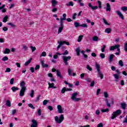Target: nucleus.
<instances>
[{"label": "nucleus", "mask_w": 127, "mask_h": 127, "mask_svg": "<svg viewBox=\"0 0 127 127\" xmlns=\"http://www.w3.org/2000/svg\"><path fill=\"white\" fill-rule=\"evenodd\" d=\"M74 1H77L78 0V3L80 6H84V3L82 2V0H73Z\"/></svg>", "instance_id": "18"}, {"label": "nucleus", "mask_w": 127, "mask_h": 127, "mask_svg": "<svg viewBox=\"0 0 127 127\" xmlns=\"http://www.w3.org/2000/svg\"><path fill=\"white\" fill-rule=\"evenodd\" d=\"M114 57H115V55L114 54L110 55L108 58L109 63H112V62H113V60H114Z\"/></svg>", "instance_id": "5"}, {"label": "nucleus", "mask_w": 127, "mask_h": 127, "mask_svg": "<svg viewBox=\"0 0 127 127\" xmlns=\"http://www.w3.org/2000/svg\"><path fill=\"white\" fill-rule=\"evenodd\" d=\"M103 20L104 23H105V24H106L107 25H110V23H108V22L107 21V20H106V19H105L104 18H103Z\"/></svg>", "instance_id": "41"}, {"label": "nucleus", "mask_w": 127, "mask_h": 127, "mask_svg": "<svg viewBox=\"0 0 127 127\" xmlns=\"http://www.w3.org/2000/svg\"><path fill=\"white\" fill-rule=\"evenodd\" d=\"M25 91H26V87H21V90L20 91L25 93Z\"/></svg>", "instance_id": "37"}, {"label": "nucleus", "mask_w": 127, "mask_h": 127, "mask_svg": "<svg viewBox=\"0 0 127 127\" xmlns=\"http://www.w3.org/2000/svg\"><path fill=\"white\" fill-rule=\"evenodd\" d=\"M82 39H83V35L79 36L77 40L78 42H81V41H82Z\"/></svg>", "instance_id": "33"}, {"label": "nucleus", "mask_w": 127, "mask_h": 127, "mask_svg": "<svg viewBox=\"0 0 127 127\" xmlns=\"http://www.w3.org/2000/svg\"><path fill=\"white\" fill-rule=\"evenodd\" d=\"M59 45L57 48V50H59V49L60 47H61L62 45H63L64 44V42H62V41H61V42H59Z\"/></svg>", "instance_id": "17"}, {"label": "nucleus", "mask_w": 127, "mask_h": 127, "mask_svg": "<svg viewBox=\"0 0 127 127\" xmlns=\"http://www.w3.org/2000/svg\"><path fill=\"white\" fill-rule=\"evenodd\" d=\"M118 47H120V45H116L114 46H111L110 47V50L113 51L115 50V49H117Z\"/></svg>", "instance_id": "7"}, {"label": "nucleus", "mask_w": 127, "mask_h": 127, "mask_svg": "<svg viewBox=\"0 0 127 127\" xmlns=\"http://www.w3.org/2000/svg\"><path fill=\"white\" fill-rule=\"evenodd\" d=\"M122 114V110L119 109L117 110L116 111L114 112L113 114H112V116L111 117V120H115L117 117L120 116Z\"/></svg>", "instance_id": "1"}, {"label": "nucleus", "mask_w": 127, "mask_h": 127, "mask_svg": "<svg viewBox=\"0 0 127 127\" xmlns=\"http://www.w3.org/2000/svg\"><path fill=\"white\" fill-rule=\"evenodd\" d=\"M51 2L53 4L52 5L53 7H55L57 3H58V2L56 1V0H52Z\"/></svg>", "instance_id": "11"}, {"label": "nucleus", "mask_w": 127, "mask_h": 127, "mask_svg": "<svg viewBox=\"0 0 127 127\" xmlns=\"http://www.w3.org/2000/svg\"><path fill=\"white\" fill-rule=\"evenodd\" d=\"M125 50L126 51V52H127V43H125Z\"/></svg>", "instance_id": "64"}, {"label": "nucleus", "mask_w": 127, "mask_h": 127, "mask_svg": "<svg viewBox=\"0 0 127 127\" xmlns=\"http://www.w3.org/2000/svg\"><path fill=\"white\" fill-rule=\"evenodd\" d=\"M98 73V75L99 76V77H100L101 79H103L104 78V75L103 74V73H102V72H101V71H97Z\"/></svg>", "instance_id": "23"}, {"label": "nucleus", "mask_w": 127, "mask_h": 127, "mask_svg": "<svg viewBox=\"0 0 127 127\" xmlns=\"http://www.w3.org/2000/svg\"><path fill=\"white\" fill-rule=\"evenodd\" d=\"M74 26L75 27H80L81 26V25H80V23L78 22H74Z\"/></svg>", "instance_id": "29"}, {"label": "nucleus", "mask_w": 127, "mask_h": 127, "mask_svg": "<svg viewBox=\"0 0 127 127\" xmlns=\"http://www.w3.org/2000/svg\"><path fill=\"white\" fill-rule=\"evenodd\" d=\"M25 82L24 81H22V82H21V83H20V86L21 88H23V87H26L25 86Z\"/></svg>", "instance_id": "25"}, {"label": "nucleus", "mask_w": 127, "mask_h": 127, "mask_svg": "<svg viewBox=\"0 0 127 127\" xmlns=\"http://www.w3.org/2000/svg\"><path fill=\"white\" fill-rule=\"evenodd\" d=\"M57 75L58 77H59L60 78V79H63V76H62V75H61V72H60L58 70H57Z\"/></svg>", "instance_id": "16"}, {"label": "nucleus", "mask_w": 127, "mask_h": 127, "mask_svg": "<svg viewBox=\"0 0 127 127\" xmlns=\"http://www.w3.org/2000/svg\"><path fill=\"white\" fill-rule=\"evenodd\" d=\"M65 92H66V87H64L62 89L61 93L62 94H64Z\"/></svg>", "instance_id": "42"}, {"label": "nucleus", "mask_w": 127, "mask_h": 127, "mask_svg": "<svg viewBox=\"0 0 127 127\" xmlns=\"http://www.w3.org/2000/svg\"><path fill=\"white\" fill-rule=\"evenodd\" d=\"M10 53V50L8 48H6L4 51L3 54H9Z\"/></svg>", "instance_id": "14"}, {"label": "nucleus", "mask_w": 127, "mask_h": 127, "mask_svg": "<svg viewBox=\"0 0 127 127\" xmlns=\"http://www.w3.org/2000/svg\"><path fill=\"white\" fill-rule=\"evenodd\" d=\"M30 48L32 50V52H34V51L36 50V48L35 47H33V46H31L30 47Z\"/></svg>", "instance_id": "46"}, {"label": "nucleus", "mask_w": 127, "mask_h": 127, "mask_svg": "<svg viewBox=\"0 0 127 127\" xmlns=\"http://www.w3.org/2000/svg\"><path fill=\"white\" fill-rule=\"evenodd\" d=\"M113 76L114 78L116 79V82H119V79H120V77L119 76V74H114Z\"/></svg>", "instance_id": "13"}, {"label": "nucleus", "mask_w": 127, "mask_h": 127, "mask_svg": "<svg viewBox=\"0 0 127 127\" xmlns=\"http://www.w3.org/2000/svg\"><path fill=\"white\" fill-rule=\"evenodd\" d=\"M63 28H64V27H59V30H58L59 34V33H61V32H62V30H63Z\"/></svg>", "instance_id": "40"}, {"label": "nucleus", "mask_w": 127, "mask_h": 127, "mask_svg": "<svg viewBox=\"0 0 127 127\" xmlns=\"http://www.w3.org/2000/svg\"><path fill=\"white\" fill-rule=\"evenodd\" d=\"M67 6H73L74 5V3L73 1H69L68 3L66 4Z\"/></svg>", "instance_id": "31"}, {"label": "nucleus", "mask_w": 127, "mask_h": 127, "mask_svg": "<svg viewBox=\"0 0 127 127\" xmlns=\"http://www.w3.org/2000/svg\"><path fill=\"white\" fill-rule=\"evenodd\" d=\"M105 32L106 33H110V32H112V29L110 28H107L105 29Z\"/></svg>", "instance_id": "24"}, {"label": "nucleus", "mask_w": 127, "mask_h": 127, "mask_svg": "<svg viewBox=\"0 0 127 127\" xmlns=\"http://www.w3.org/2000/svg\"><path fill=\"white\" fill-rule=\"evenodd\" d=\"M98 3L99 5V8H102V2L101 1L99 0L98 1Z\"/></svg>", "instance_id": "47"}, {"label": "nucleus", "mask_w": 127, "mask_h": 127, "mask_svg": "<svg viewBox=\"0 0 127 127\" xmlns=\"http://www.w3.org/2000/svg\"><path fill=\"white\" fill-rule=\"evenodd\" d=\"M103 123H100L99 124H98L97 127H103Z\"/></svg>", "instance_id": "63"}, {"label": "nucleus", "mask_w": 127, "mask_h": 127, "mask_svg": "<svg viewBox=\"0 0 127 127\" xmlns=\"http://www.w3.org/2000/svg\"><path fill=\"white\" fill-rule=\"evenodd\" d=\"M55 120L57 124H61L64 121V115H61L60 119L58 118V116H56Z\"/></svg>", "instance_id": "2"}, {"label": "nucleus", "mask_w": 127, "mask_h": 127, "mask_svg": "<svg viewBox=\"0 0 127 127\" xmlns=\"http://www.w3.org/2000/svg\"><path fill=\"white\" fill-rule=\"evenodd\" d=\"M121 107L123 110H126V108H127V104L125 103H121Z\"/></svg>", "instance_id": "26"}, {"label": "nucleus", "mask_w": 127, "mask_h": 127, "mask_svg": "<svg viewBox=\"0 0 127 127\" xmlns=\"http://www.w3.org/2000/svg\"><path fill=\"white\" fill-rule=\"evenodd\" d=\"M117 14L119 16V17L121 18V19H125V18L124 17V15L121 13V11H116Z\"/></svg>", "instance_id": "8"}, {"label": "nucleus", "mask_w": 127, "mask_h": 127, "mask_svg": "<svg viewBox=\"0 0 127 127\" xmlns=\"http://www.w3.org/2000/svg\"><path fill=\"white\" fill-rule=\"evenodd\" d=\"M68 54H69V52L66 50L63 54H62V55H68Z\"/></svg>", "instance_id": "57"}, {"label": "nucleus", "mask_w": 127, "mask_h": 127, "mask_svg": "<svg viewBox=\"0 0 127 127\" xmlns=\"http://www.w3.org/2000/svg\"><path fill=\"white\" fill-rule=\"evenodd\" d=\"M19 95L20 97H23L24 96V92L23 91H20Z\"/></svg>", "instance_id": "58"}, {"label": "nucleus", "mask_w": 127, "mask_h": 127, "mask_svg": "<svg viewBox=\"0 0 127 127\" xmlns=\"http://www.w3.org/2000/svg\"><path fill=\"white\" fill-rule=\"evenodd\" d=\"M106 11H111V5L109 3L106 4Z\"/></svg>", "instance_id": "12"}, {"label": "nucleus", "mask_w": 127, "mask_h": 127, "mask_svg": "<svg viewBox=\"0 0 127 127\" xmlns=\"http://www.w3.org/2000/svg\"><path fill=\"white\" fill-rule=\"evenodd\" d=\"M6 106H7V107H11V103L10 102V101L9 100H7L6 101Z\"/></svg>", "instance_id": "20"}, {"label": "nucleus", "mask_w": 127, "mask_h": 127, "mask_svg": "<svg viewBox=\"0 0 127 127\" xmlns=\"http://www.w3.org/2000/svg\"><path fill=\"white\" fill-rule=\"evenodd\" d=\"M100 57H101V58H102V59H104V58L106 57V56H105V54H104L103 53L100 54Z\"/></svg>", "instance_id": "52"}, {"label": "nucleus", "mask_w": 127, "mask_h": 127, "mask_svg": "<svg viewBox=\"0 0 127 127\" xmlns=\"http://www.w3.org/2000/svg\"><path fill=\"white\" fill-rule=\"evenodd\" d=\"M77 16V13H73V15H72V19H76V16Z\"/></svg>", "instance_id": "61"}, {"label": "nucleus", "mask_w": 127, "mask_h": 127, "mask_svg": "<svg viewBox=\"0 0 127 127\" xmlns=\"http://www.w3.org/2000/svg\"><path fill=\"white\" fill-rule=\"evenodd\" d=\"M40 97H41V95H39L38 96V97L36 98V100H35V102H37L39 100H40Z\"/></svg>", "instance_id": "45"}, {"label": "nucleus", "mask_w": 127, "mask_h": 127, "mask_svg": "<svg viewBox=\"0 0 127 127\" xmlns=\"http://www.w3.org/2000/svg\"><path fill=\"white\" fill-rule=\"evenodd\" d=\"M7 60H8V58H7V57H4L2 59V61H7Z\"/></svg>", "instance_id": "49"}, {"label": "nucleus", "mask_w": 127, "mask_h": 127, "mask_svg": "<svg viewBox=\"0 0 127 127\" xmlns=\"http://www.w3.org/2000/svg\"><path fill=\"white\" fill-rule=\"evenodd\" d=\"M7 19H8V16H7V15L5 16L3 18V22H6V21H7Z\"/></svg>", "instance_id": "30"}, {"label": "nucleus", "mask_w": 127, "mask_h": 127, "mask_svg": "<svg viewBox=\"0 0 127 127\" xmlns=\"http://www.w3.org/2000/svg\"><path fill=\"white\" fill-rule=\"evenodd\" d=\"M72 101H74V102H78V101H81V98H75L74 99H72Z\"/></svg>", "instance_id": "44"}, {"label": "nucleus", "mask_w": 127, "mask_h": 127, "mask_svg": "<svg viewBox=\"0 0 127 127\" xmlns=\"http://www.w3.org/2000/svg\"><path fill=\"white\" fill-rule=\"evenodd\" d=\"M10 71H11V69H10V68L7 67V68H6V70L5 71V73L9 72H10Z\"/></svg>", "instance_id": "54"}, {"label": "nucleus", "mask_w": 127, "mask_h": 127, "mask_svg": "<svg viewBox=\"0 0 127 127\" xmlns=\"http://www.w3.org/2000/svg\"><path fill=\"white\" fill-rule=\"evenodd\" d=\"M77 96H78V93L76 92V93H73L71 96V100H74V99H75V98H76Z\"/></svg>", "instance_id": "19"}, {"label": "nucleus", "mask_w": 127, "mask_h": 127, "mask_svg": "<svg viewBox=\"0 0 127 127\" xmlns=\"http://www.w3.org/2000/svg\"><path fill=\"white\" fill-rule=\"evenodd\" d=\"M32 61V58H31L29 60H28V61H27L25 63V66H28V65L30 64V63Z\"/></svg>", "instance_id": "15"}, {"label": "nucleus", "mask_w": 127, "mask_h": 127, "mask_svg": "<svg viewBox=\"0 0 127 127\" xmlns=\"http://www.w3.org/2000/svg\"><path fill=\"white\" fill-rule=\"evenodd\" d=\"M121 9L123 10V11L126 12L127 11V7L123 6L121 7Z\"/></svg>", "instance_id": "39"}, {"label": "nucleus", "mask_w": 127, "mask_h": 127, "mask_svg": "<svg viewBox=\"0 0 127 127\" xmlns=\"http://www.w3.org/2000/svg\"><path fill=\"white\" fill-rule=\"evenodd\" d=\"M106 102L107 107H109V108H111V104L109 103V101H108V99H106Z\"/></svg>", "instance_id": "53"}, {"label": "nucleus", "mask_w": 127, "mask_h": 127, "mask_svg": "<svg viewBox=\"0 0 127 127\" xmlns=\"http://www.w3.org/2000/svg\"><path fill=\"white\" fill-rule=\"evenodd\" d=\"M8 25H10L11 27H12L13 28H15V27H16V25L11 22L8 23Z\"/></svg>", "instance_id": "27"}, {"label": "nucleus", "mask_w": 127, "mask_h": 127, "mask_svg": "<svg viewBox=\"0 0 127 127\" xmlns=\"http://www.w3.org/2000/svg\"><path fill=\"white\" fill-rule=\"evenodd\" d=\"M99 40V38L98 37V36H95L93 37L92 38V40L93 41H98V40Z\"/></svg>", "instance_id": "32"}, {"label": "nucleus", "mask_w": 127, "mask_h": 127, "mask_svg": "<svg viewBox=\"0 0 127 127\" xmlns=\"http://www.w3.org/2000/svg\"><path fill=\"white\" fill-rule=\"evenodd\" d=\"M86 68L88 70H89V71H92V70L91 66H90V65L89 64H87L86 65Z\"/></svg>", "instance_id": "51"}, {"label": "nucleus", "mask_w": 127, "mask_h": 127, "mask_svg": "<svg viewBox=\"0 0 127 127\" xmlns=\"http://www.w3.org/2000/svg\"><path fill=\"white\" fill-rule=\"evenodd\" d=\"M13 82H14V78H11L10 80V85H13Z\"/></svg>", "instance_id": "55"}, {"label": "nucleus", "mask_w": 127, "mask_h": 127, "mask_svg": "<svg viewBox=\"0 0 127 127\" xmlns=\"http://www.w3.org/2000/svg\"><path fill=\"white\" fill-rule=\"evenodd\" d=\"M100 64L96 63V69H97V72L101 71V69H100Z\"/></svg>", "instance_id": "21"}, {"label": "nucleus", "mask_w": 127, "mask_h": 127, "mask_svg": "<svg viewBox=\"0 0 127 127\" xmlns=\"http://www.w3.org/2000/svg\"><path fill=\"white\" fill-rule=\"evenodd\" d=\"M40 68V65L37 64L35 66V70H38V69Z\"/></svg>", "instance_id": "59"}, {"label": "nucleus", "mask_w": 127, "mask_h": 127, "mask_svg": "<svg viewBox=\"0 0 127 127\" xmlns=\"http://www.w3.org/2000/svg\"><path fill=\"white\" fill-rule=\"evenodd\" d=\"M30 97H31V98H33L34 96V90H32L31 91V93L30 94Z\"/></svg>", "instance_id": "36"}, {"label": "nucleus", "mask_w": 127, "mask_h": 127, "mask_svg": "<svg viewBox=\"0 0 127 127\" xmlns=\"http://www.w3.org/2000/svg\"><path fill=\"white\" fill-rule=\"evenodd\" d=\"M41 64L43 68H48V67H49L48 64H44V61H41Z\"/></svg>", "instance_id": "10"}, {"label": "nucleus", "mask_w": 127, "mask_h": 127, "mask_svg": "<svg viewBox=\"0 0 127 127\" xmlns=\"http://www.w3.org/2000/svg\"><path fill=\"white\" fill-rule=\"evenodd\" d=\"M63 17L62 18V19H63V20H66V13L63 14Z\"/></svg>", "instance_id": "56"}, {"label": "nucleus", "mask_w": 127, "mask_h": 127, "mask_svg": "<svg viewBox=\"0 0 127 127\" xmlns=\"http://www.w3.org/2000/svg\"><path fill=\"white\" fill-rule=\"evenodd\" d=\"M101 112L102 113H106L107 112H109V109L107 108L106 109H102Z\"/></svg>", "instance_id": "50"}, {"label": "nucleus", "mask_w": 127, "mask_h": 127, "mask_svg": "<svg viewBox=\"0 0 127 127\" xmlns=\"http://www.w3.org/2000/svg\"><path fill=\"white\" fill-rule=\"evenodd\" d=\"M80 27H83L84 28H87V27H88V25H87V24H82L80 25Z\"/></svg>", "instance_id": "43"}, {"label": "nucleus", "mask_w": 127, "mask_h": 127, "mask_svg": "<svg viewBox=\"0 0 127 127\" xmlns=\"http://www.w3.org/2000/svg\"><path fill=\"white\" fill-rule=\"evenodd\" d=\"M11 89L13 92H15V91H18V90H19L18 87L15 86L12 87Z\"/></svg>", "instance_id": "22"}, {"label": "nucleus", "mask_w": 127, "mask_h": 127, "mask_svg": "<svg viewBox=\"0 0 127 127\" xmlns=\"http://www.w3.org/2000/svg\"><path fill=\"white\" fill-rule=\"evenodd\" d=\"M80 51H81L80 50V48H76V52L77 56H80Z\"/></svg>", "instance_id": "28"}, {"label": "nucleus", "mask_w": 127, "mask_h": 127, "mask_svg": "<svg viewBox=\"0 0 127 127\" xmlns=\"http://www.w3.org/2000/svg\"><path fill=\"white\" fill-rule=\"evenodd\" d=\"M57 108L59 114H62V113H63V110H62V106H61V105H58Z\"/></svg>", "instance_id": "6"}, {"label": "nucleus", "mask_w": 127, "mask_h": 127, "mask_svg": "<svg viewBox=\"0 0 127 127\" xmlns=\"http://www.w3.org/2000/svg\"><path fill=\"white\" fill-rule=\"evenodd\" d=\"M67 71H68L69 76H71L72 75V69H71L70 68H69L68 69Z\"/></svg>", "instance_id": "38"}, {"label": "nucleus", "mask_w": 127, "mask_h": 127, "mask_svg": "<svg viewBox=\"0 0 127 127\" xmlns=\"http://www.w3.org/2000/svg\"><path fill=\"white\" fill-rule=\"evenodd\" d=\"M47 103H48V100H45L43 102V104L44 106H46V105H47Z\"/></svg>", "instance_id": "48"}, {"label": "nucleus", "mask_w": 127, "mask_h": 127, "mask_svg": "<svg viewBox=\"0 0 127 127\" xmlns=\"http://www.w3.org/2000/svg\"><path fill=\"white\" fill-rule=\"evenodd\" d=\"M32 124L31 125V127H37L38 126V123H37V121L33 119L32 120Z\"/></svg>", "instance_id": "4"}, {"label": "nucleus", "mask_w": 127, "mask_h": 127, "mask_svg": "<svg viewBox=\"0 0 127 127\" xmlns=\"http://www.w3.org/2000/svg\"><path fill=\"white\" fill-rule=\"evenodd\" d=\"M63 62L64 63L65 65H68L67 61L71 60V56L66 57L63 56Z\"/></svg>", "instance_id": "3"}, {"label": "nucleus", "mask_w": 127, "mask_h": 127, "mask_svg": "<svg viewBox=\"0 0 127 127\" xmlns=\"http://www.w3.org/2000/svg\"><path fill=\"white\" fill-rule=\"evenodd\" d=\"M119 66H121V67L124 66V62H123L122 60H120L119 62Z\"/></svg>", "instance_id": "35"}, {"label": "nucleus", "mask_w": 127, "mask_h": 127, "mask_svg": "<svg viewBox=\"0 0 127 127\" xmlns=\"http://www.w3.org/2000/svg\"><path fill=\"white\" fill-rule=\"evenodd\" d=\"M105 49H106V45H103V48L101 49L102 52H105Z\"/></svg>", "instance_id": "60"}, {"label": "nucleus", "mask_w": 127, "mask_h": 127, "mask_svg": "<svg viewBox=\"0 0 127 127\" xmlns=\"http://www.w3.org/2000/svg\"><path fill=\"white\" fill-rule=\"evenodd\" d=\"M48 109L50 110V111H53V107L51 106H48Z\"/></svg>", "instance_id": "62"}, {"label": "nucleus", "mask_w": 127, "mask_h": 127, "mask_svg": "<svg viewBox=\"0 0 127 127\" xmlns=\"http://www.w3.org/2000/svg\"><path fill=\"white\" fill-rule=\"evenodd\" d=\"M28 106L29 108H31V109H32L33 110H34V109H35V107L33 106V105L31 103L29 104Z\"/></svg>", "instance_id": "34"}, {"label": "nucleus", "mask_w": 127, "mask_h": 127, "mask_svg": "<svg viewBox=\"0 0 127 127\" xmlns=\"http://www.w3.org/2000/svg\"><path fill=\"white\" fill-rule=\"evenodd\" d=\"M49 87L48 89H50V88H53V89H56L57 87L54 86V83H50V82H48Z\"/></svg>", "instance_id": "9"}]
</instances>
